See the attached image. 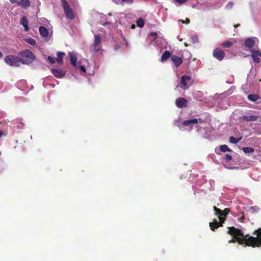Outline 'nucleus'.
<instances>
[{
	"mask_svg": "<svg viewBox=\"0 0 261 261\" xmlns=\"http://www.w3.org/2000/svg\"><path fill=\"white\" fill-rule=\"evenodd\" d=\"M6 63L10 66L18 67L20 65V59L18 57L13 55H8L5 58Z\"/></svg>",
	"mask_w": 261,
	"mask_h": 261,
	"instance_id": "4",
	"label": "nucleus"
},
{
	"mask_svg": "<svg viewBox=\"0 0 261 261\" xmlns=\"http://www.w3.org/2000/svg\"><path fill=\"white\" fill-rule=\"evenodd\" d=\"M132 28H135V25H132Z\"/></svg>",
	"mask_w": 261,
	"mask_h": 261,
	"instance_id": "51",
	"label": "nucleus"
},
{
	"mask_svg": "<svg viewBox=\"0 0 261 261\" xmlns=\"http://www.w3.org/2000/svg\"><path fill=\"white\" fill-rule=\"evenodd\" d=\"M69 56L70 58V61L71 64L74 66H76V62H77V57L76 55L73 53H69Z\"/></svg>",
	"mask_w": 261,
	"mask_h": 261,
	"instance_id": "17",
	"label": "nucleus"
},
{
	"mask_svg": "<svg viewBox=\"0 0 261 261\" xmlns=\"http://www.w3.org/2000/svg\"><path fill=\"white\" fill-rule=\"evenodd\" d=\"M47 60L51 64H54L55 62V60L54 58L51 57L50 56H48Z\"/></svg>",
	"mask_w": 261,
	"mask_h": 261,
	"instance_id": "34",
	"label": "nucleus"
},
{
	"mask_svg": "<svg viewBox=\"0 0 261 261\" xmlns=\"http://www.w3.org/2000/svg\"><path fill=\"white\" fill-rule=\"evenodd\" d=\"M19 56L20 62L23 64H29L32 63L36 58L34 54L29 50L20 51Z\"/></svg>",
	"mask_w": 261,
	"mask_h": 261,
	"instance_id": "3",
	"label": "nucleus"
},
{
	"mask_svg": "<svg viewBox=\"0 0 261 261\" xmlns=\"http://www.w3.org/2000/svg\"><path fill=\"white\" fill-rule=\"evenodd\" d=\"M63 8L66 17L70 20H73L74 18V14L69 4L66 5Z\"/></svg>",
	"mask_w": 261,
	"mask_h": 261,
	"instance_id": "8",
	"label": "nucleus"
},
{
	"mask_svg": "<svg viewBox=\"0 0 261 261\" xmlns=\"http://www.w3.org/2000/svg\"><path fill=\"white\" fill-rule=\"evenodd\" d=\"M51 72L55 76L58 78H61L65 76L66 71L61 69H52Z\"/></svg>",
	"mask_w": 261,
	"mask_h": 261,
	"instance_id": "12",
	"label": "nucleus"
},
{
	"mask_svg": "<svg viewBox=\"0 0 261 261\" xmlns=\"http://www.w3.org/2000/svg\"><path fill=\"white\" fill-rule=\"evenodd\" d=\"M101 41V38L99 35L94 36V40L92 44L93 50L95 52H98L100 50V48L98 46Z\"/></svg>",
	"mask_w": 261,
	"mask_h": 261,
	"instance_id": "7",
	"label": "nucleus"
},
{
	"mask_svg": "<svg viewBox=\"0 0 261 261\" xmlns=\"http://www.w3.org/2000/svg\"><path fill=\"white\" fill-rule=\"evenodd\" d=\"M213 208L214 211H215V215H217L219 218L226 217L230 212V209L228 208H226L223 211H222L214 206Z\"/></svg>",
	"mask_w": 261,
	"mask_h": 261,
	"instance_id": "6",
	"label": "nucleus"
},
{
	"mask_svg": "<svg viewBox=\"0 0 261 261\" xmlns=\"http://www.w3.org/2000/svg\"><path fill=\"white\" fill-rule=\"evenodd\" d=\"M242 150L244 151V152L247 153L253 152L254 151V149L252 147H243Z\"/></svg>",
	"mask_w": 261,
	"mask_h": 261,
	"instance_id": "25",
	"label": "nucleus"
},
{
	"mask_svg": "<svg viewBox=\"0 0 261 261\" xmlns=\"http://www.w3.org/2000/svg\"><path fill=\"white\" fill-rule=\"evenodd\" d=\"M10 2L12 3V4H14L15 3H16V0H9Z\"/></svg>",
	"mask_w": 261,
	"mask_h": 261,
	"instance_id": "44",
	"label": "nucleus"
},
{
	"mask_svg": "<svg viewBox=\"0 0 261 261\" xmlns=\"http://www.w3.org/2000/svg\"><path fill=\"white\" fill-rule=\"evenodd\" d=\"M171 60L176 67L179 66L182 63V59L176 55H172L171 56Z\"/></svg>",
	"mask_w": 261,
	"mask_h": 261,
	"instance_id": "13",
	"label": "nucleus"
},
{
	"mask_svg": "<svg viewBox=\"0 0 261 261\" xmlns=\"http://www.w3.org/2000/svg\"><path fill=\"white\" fill-rule=\"evenodd\" d=\"M244 220H245V216H242L240 218V221L241 222H243Z\"/></svg>",
	"mask_w": 261,
	"mask_h": 261,
	"instance_id": "41",
	"label": "nucleus"
},
{
	"mask_svg": "<svg viewBox=\"0 0 261 261\" xmlns=\"http://www.w3.org/2000/svg\"><path fill=\"white\" fill-rule=\"evenodd\" d=\"M65 56V54L62 52H58L57 53V59H63L64 56Z\"/></svg>",
	"mask_w": 261,
	"mask_h": 261,
	"instance_id": "33",
	"label": "nucleus"
},
{
	"mask_svg": "<svg viewBox=\"0 0 261 261\" xmlns=\"http://www.w3.org/2000/svg\"><path fill=\"white\" fill-rule=\"evenodd\" d=\"M171 56V54L170 52L168 50H166L163 54L162 55L161 59V61L162 62H165L167 59H168Z\"/></svg>",
	"mask_w": 261,
	"mask_h": 261,
	"instance_id": "20",
	"label": "nucleus"
},
{
	"mask_svg": "<svg viewBox=\"0 0 261 261\" xmlns=\"http://www.w3.org/2000/svg\"><path fill=\"white\" fill-rule=\"evenodd\" d=\"M175 1L181 5V4H182L185 3H186L188 0H175Z\"/></svg>",
	"mask_w": 261,
	"mask_h": 261,
	"instance_id": "37",
	"label": "nucleus"
},
{
	"mask_svg": "<svg viewBox=\"0 0 261 261\" xmlns=\"http://www.w3.org/2000/svg\"><path fill=\"white\" fill-rule=\"evenodd\" d=\"M175 104L178 108H186L188 106V101L185 98L179 97L176 99Z\"/></svg>",
	"mask_w": 261,
	"mask_h": 261,
	"instance_id": "9",
	"label": "nucleus"
},
{
	"mask_svg": "<svg viewBox=\"0 0 261 261\" xmlns=\"http://www.w3.org/2000/svg\"><path fill=\"white\" fill-rule=\"evenodd\" d=\"M229 4H230V5L232 6L233 5V3L232 2H229Z\"/></svg>",
	"mask_w": 261,
	"mask_h": 261,
	"instance_id": "50",
	"label": "nucleus"
},
{
	"mask_svg": "<svg viewBox=\"0 0 261 261\" xmlns=\"http://www.w3.org/2000/svg\"><path fill=\"white\" fill-rule=\"evenodd\" d=\"M182 23H185V22L184 20H181Z\"/></svg>",
	"mask_w": 261,
	"mask_h": 261,
	"instance_id": "52",
	"label": "nucleus"
},
{
	"mask_svg": "<svg viewBox=\"0 0 261 261\" xmlns=\"http://www.w3.org/2000/svg\"><path fill=\"white\" fill-rule=\"evenodd\" d=\"M251 51V57L252 58L253 62L255 63H259L260 59L259 57L261 56V53L259 50H255L253 49H252Z\"/></svg>",
	"mask_w": 261,
	"mask_h": 261,
	"instance_id": "11",
	"label": "nucleus"
},
{
	"mask_svg": "<svg viewBox=\"0 0 261 261\" xmlns=\"http://www.w3.org/2000/svg\"><path fill=\"white\" fill-rule=\"evenodd\" d=\"M25 41L28 43H29L32 45H34L36 43L35 40L32 38H27L25 39Z\"/></svg>",
	"mask_w": 261,
	"mask_h": 261,
	"instance_id": "29",
	"label": "nucleus"
},
{
	"mask_svg": "<svg viewBox=\"0 0 261 261\" xmlns=\"http://www.w3.org/2000/svg\"><path fill=\"white\" fill-rule=\"evenodd\" d=\"M197 120H198V122H199L200 123H202L203 121V120L201 118L197 119Z\"/></svg>",
	"mask_w": 261,
	"mask_h": 261,
	"instance_id": "43",
	"label": "nucleus"
},
{
	"mask_svg": "<svg viewBox=\"0 0 261 261\" xmlns=\"http://www.w3.org/2000/svg\"><path fill=\"white\" fill-rule=\"evenodd\" d=\"M80 69L84 72H86V71L85 67L83 65L80 66Z\"/></svg>",
	"mask_w": 261,
	"mask_h": 261,
	"instance_id": "39",
	"label": "nucleus"
},
{
	"mask_svg": "<svg viewBox=\"0 0 261 261\" xmlns=\"http://www.w3.org/2000/svg\"><path fill=\"white\" fill-rule=\"evenodd\" d=\"M3 57V54L0 51V59Z\"/></svg>",
	"mask_w": 261,
	"mask_h": 261,
	"instance_id": "46",
	"label": "nucleus"
},
{
	"mask_svg": "<svg viewBox=\"0 0 261 261\" xmlns=\"http://www.w3.org/2000/svg\"><path fill=\"white\" fill-rule=\"evenodd\" d=\"M185 46H188L189 45L187 43H185Z\"/></svg>",
	"mask_w": 261,
	"mask_h": 261,
	"instance_id": "48",
	"label": "nucleus"
},
{
	"mask_svg": "<svg viewBox=\"0 0 261 261\" xmlns=\"http://www.w3.org/2000/svg\"><path fill=\"white\" fill-rule=\"evenodd\" d=\"M219 221L218 222V224H219V226L221 227L223 226V224L226 221V217L219 218Z\"/></svg>",
	"mask_w": 261,
	"mask_h": 261,
	"instance_id": "30",
	"label": "nucleus"
},
{
	"mask_svg": "<svg viewBox=\"0 0 261 261\" xmlns=\"http://www.w3.org/2000/svg\"><path fill=\"white\" fill-rule=\"evenodd\" d=\"M192 41L193 43L195 44L198 42V38L195 35H193L191 37Z\"/></svg>",
	"mask_w": 261,
	"mask_h": 261,
	"instance_id": "31",
	"label": "nucleus"
},
{
	"mask_svg": "<svg viewBox=\"0 0 261 261\" xmlns=\"http://www.w3.org/2000/svg\"><path fill=\"white\" fill-rule=\"evenodd\" d=\"M63 8L65 7V5L68 4L66 0H61Z\"/></svg>",
	"mask_w": 261,
	"mask_h": 261,
	"instance_id": "40",
	"label": "nucleus"
},
{
	"mask_svg": "<svg viewBox=\"0 0 261 261\" xmlns=\"http://www.w3.org/2000/svg\"><path fill=\"white\" fill-rule=\"evenodd\" d=\"M56 61L60 65L63 63V59H56Z\"/></svg>",
	"mask_w": 261,
	"mask_h": 261,
	"instance_id": "38",
	"label": "nucleus"
},
{
	"mask_svg": "<svg viewBox=\"0 0 261 261\" xmlns=\"http://www.w3.org/2000/svg\"><path fill=\"white\" fill-rule=\"evenodd\" d=\"M220 150L222 152H226V151H231L232 150L230 149L227 145H223L220 147Z\"/></svg>",
	"mask_w": 261,
	"mask_h": 261,
	"instance_id": "27",
	"label": "nucleus"
},
{
	"mask_svg": "<svg viewBox=\"0 0 261 261\" xmlns=\"http://www.w3.org/2000/svg\"><path fill=\"white\" fill-rule=\"evenodd\" d=\"M213 56L219 61H221L224 59L225 54L221 48L217 47L213 50Z\"/></svg>",
	"mask_w": 261,
	"mask_h": 261,
	"instance_id": "5",
	"label": "nucleus"
},
{
	"mask_svg": "<svg viewBox=\"0 0 261 261\" xmlns=\"http://www.w3.org/2000/svg\"><path fill=\"white\" fill-rule=\"evenodd\" d=\"M21 6L23 8H26L30 6V3L29 0H22Z\"/></svg>",
	"mask_w": 261,
	"mask_h": 261,
	"instance_id": "26",
	"label": "nucleus"
},
{
	"mask_svg": "<svg viewBox=\"0 0 261 261\" xmlns=\"http://www.w3.org/2000/svg\"><path fill=\"white\" fill-rule=\"evenodd\" d=\"M39 31L40 35L43 37H46L48 35V30L45 27L43 26H41L39 27Z\"/></svg>",
	"mask_w": 261,
	"mask_h": 261,
	"instance_id": "19",
	"label": "nucleus"
},
{
	"mask_svg": "<svg viewBox=\"0 0 261 261\" xmlns=\"http://www.w3.org/2000/svg\"><path fill=\"white\" fill-rule=\"evenodd\" d=\"M229 4H230V5L232 6L233 5V3L232 2H229Z\"/></svg>",
	"mask_w": 261,
	"mask_h": 261,
	"instance_id": "49",
	"label": "nucleus"
},
{
	"mask_svg": "<svg viewBox=\"0 0 261 261\" xmlns=\"http://www.w3.org/2000/svg\"><path fill=\"white\" fill-rule=\"evenodd\" d=\"M190 19H189V18H187V19H186V20H185V23H190Z\"/></svg>",
	"mask_w": 261,
	"mask_h": 261,
	"instance_id": "42",
	"label": "nucleus"
},
{
	"mask_svg": "<svg viewBox=\"0 0 261 261\" xmlns=\"http://www.w3.org/2000/svg\"><path fill=\"white\" fill-rule=\"evenodd\" d=\"M210 227L212 231H215L216 229L221 227L218 224V221L214 220L212 222L210 223Z\"/></svg>",
	"mask_w": 261,
	"mask_h": 261,
	"instance_id": "21",
	"label": "nucleus"
},
{
	"mask_svg": "<svg viewBox=\"0 0 261 261\" xmlns=\"http://www.w3.org/2000/svg\"><path fill=\"white\" fill-rule=\"evenodd\" d=\"M3 136V133L2 131L0 130V137H1Z\"/></svg>",
	"mask_w": 261,
	"mask_h": 261,
	"instance_id": "47",
	"label": "nucleus"
},
{
	"mask_svg": "<svg viewBox=\"0 0 261 261\" xmlns=\"http://www.w3.org/2000/svg\"><path fill=\"white\" fill-rule=\"evenodd\" d=\"M253 234L256 235V237L253 236L246 237L247 246L261 247V228H259L253 232Z\"/></svg>",
	"mask_w": 261,
	"mask_h": 261,
	"instance_id": "2",
	"label": "nucleus"
},
{
	"mask_svg": "<svg viewBox=\"0 0 261 261\" xmlns=\"http://www.w3.org/2000/svg\"><path fill=\"white\" fill-rule=\"evenodd\" d=\"M235 43V41L231 42L229 40H227L224 41V42H222L220 44V46L224 48H229L231 46H232L234 43Z\"/></svg>",
	"mask_w": 261,
	"mask_h": 261,
	"instance_id": "22",
	"label": "nucleus"
},
{
	"mask_svg": "<svg viewBox=\"0 0 261 261\" xmlns=\"http://www.w3.org/2000/svg\"><path fill=\"white\" fill-rule=\"evenodd\" d=\"M136 23H137V26L139 27V28H142V27H143V26L144 25V21L143 19L142 18H139L137 20Z\"/></svg>",
	"mask_w": 261,
	"mask_h": 261,
	"instance_id": "28",
	"label": "nucleus"
},
{
	"mask_svg": "<svg viewBox=\"0 0 261 261\" xmlns=\"http://www.w3.org/2000/svg\"><path fill=\"white\" fill-rule=\"evenodd\" d=\"M20 24L23 27L25 31L27 32L29 31V20L25 16H23L21 18Z\"/></svg>",
	"mask_w": 261,
	"mask_h": 261,
	"instance_id": "14",
	"label": "nucleus"
},
{
	"mask_svg": "<svg viewBox=\"0 0 261 261\" xmlns=\"http://www.w3.org/2000/svg\"><path fill=\"white\" fill-rule=\"evenodd\" d=\"M229 229L227 231V233L231 235L233 238L228 241L229 243H235L238 242L239 244L244 245V246H247L246 237L248 236V234H244V232L242 230L239 229L231 226L228 227Z\"/></svg>",
	"mask_w": 261,
	"mask_h": 261,
	"instance_id": "1",
	"label": "nucleus"
},
{
	"mask_svg": "<svg viewBox=\"0 0 261 261\" xmlns=\"http://www.w3.org/2000/svg\"><path fill=\"white\" fill-rule=\"evenodd\" d=\"M191 80V77L189 75H183L181 77L180 83L181 87L183 89H187L189 88L188 85V82Z\"/></svg>",
	"mask_w": 261,
	"mask_h": 261,
	"instance_id": "10",
	"label": "nucleus"
},
{
	"mask_svg": "<svg viewBox=\"0 0 261 261\" xmlns=\"http://www.w3.org/2000/svg\"><path fill=\"white\" fill-rule=\"evenodd\" d=\"M255 44L254 40L251 38H247L244 42L245 47L248 48H252Z\"/></svg>",
	"mask_w": 261,
	"mask_h": 261,
	"instance_id": "15",
	"label": "nucleus"
},
{
	"mask_svg": "<svg viewBox=\"0 0 261 261\" xmlns=\"http://www.w3.org/2000/svg\"><path fill=\"white\" fill-rule=\"evenodd\" d=\"M239 26H240V24L239 23L234 25V27L235 28H237L239 27Z\"/></svg>",
	"mask_w": 261,
	"mask_h": 261,
	"instance_id": "45",
	"label": "nucleus"
},
{
	"mask_svg": "<svg viewBox=\"0 0 261 261\" xmlns=\"http://www.w3.org/2000/svg\"><path fill=\"white\" fill-rule=\"evenodd\" d=\"M225 159L226 160V161H229L232 159V157L229 154H226L225 156Z\"/></svg>",
	"mask_w": 261,
	"mask_h": 261,
	"instance_id": "36",
	"label": "nucleus"
},
{
	"mask_svg": "<svg viewBox=\"0 0 261 261\" xmlns=\"http://www.w3.org/2000/svg\"><path fill=\"white\" fill-rule=\"evenodd\" d=\"M247 98L249 100L252 102H255L258 99V96L254 94H249Z\"/></svg>",
	"mask_w": 261,
	"mask_h": 261,
	"instance_id": "23",
	"label": "nucleus"
},
{
	"mask_svg": "<svg viewBox=\"0 0 261 261\" xmlns=\"http://www.w3.org/2000/svg\"><path fill=\"white\" fill-rule=\"evenodd\" d=\"M134 3V0H122V5L125 4H132Z\"/></svg>",
	"mask_w": 261,
	"mask_h": 261,
	"instance_id": "32",
	"label": "nucleus"
},
{
	"mask_svg": "<svg viewBox=\"0 0 261 261\" xmlns=\"http://www.w3.org/2000/svg\"><path fill=\"white\" fill-rule=\"evenodd\" d=\"M112 1L116 4L122 5V0H112Z\"/></svg>",
	"mask_w": 261,
	"mask_h": 261,
	"instance_id": "35",
	"label": "nucleus"
},
{
	"mask_svg": "<svg viewBox=\"0 0 261 261\" xmlns=\"http://www.w3.org/2000/svg\"><path fill=\"white\" fill-rule=\"evenodd\" d=\"M198 123V120L196 118H194L192 119H189L187 120H184L182 122V125L185 126H190L191 124H197Z\"/></svg>",
	"mask_w": 261,
	"mask_h": 261,
	"instance_id": "18",
	"label": "nucleus"
},
{
	"mask_svg": "<svg viewBox=\"0 0 261 261\" xmlns=\"http://www.w3.org/2000/svg\"><path fill=\"white\" fill-rule=\"evenodd\" d=\"M242 139V137H240V138H234V137L231 136V137L229 138V142H230L231 143H233V144H237V143H238L240 141H241Z\"/></svg>",
	"mask_w": 261,
	"mask_h": 261,
	"instance_id": "24",
	"label": "nucleus"
},
{
	"mask_svg": "<svg viewBox=\"0 0 261 261\" xmlns=\"http://www.w3.org/2000/svg\"><path fill=\"white\" fill-rule=\"evenodd\" d=\"M258 117L255 115L250 116H243L241 117V119L246 121H256Z\"/></svg>",
	"mask_w": 261,
	"mask_h": 261,
	"instance_id": "16",
	"label": "nucleus"
}]
</instances>
